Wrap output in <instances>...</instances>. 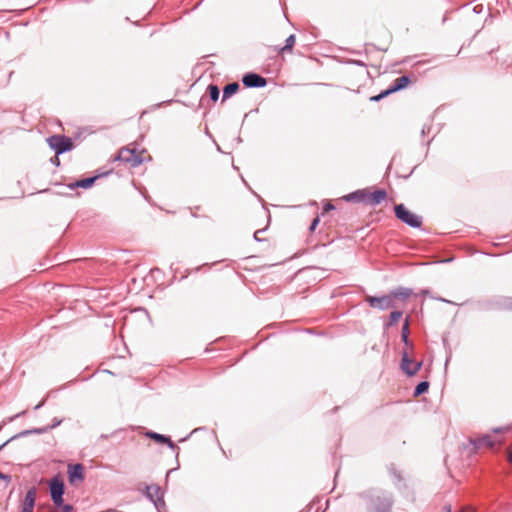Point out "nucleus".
Wrapping results in <instances>:
<instances>
[{"mask_svg": "<svg viewBox=\"0 0 512 512\" xmlns=\"http://www.w3.org/2000/svg\"><path fill=\"white\" fill-rule=\"evenodd\" d=\"M37 490L31 488L27 491L25 499L22 503L21 512H33L36 501Z\"/></svg>", "mask_w": 512, "mask_h": 512, "instance_id": "9b49d317", "label": "nucleus"}, {"mask_svg": "<svg viewBox=\"0 0 512 512\" xmlns=\"http://www.w3.org/2000/svg\"><path fill=\"white\" fill-rule=\"evenodd\" d=\"M97 178H98L97 176L85 178V179L76 181L73 184H70L69 187L72 188V189H74L76 187L87 189V188L91 187L94 184V182L96 181Z\"/></svg>", "mask_w": 512, "mask_h": 512, "instance_id": "2eb2a0df", "label": "nucleus"}, {"mask_svg": "<svg viewBox=\"0 0 512 512\" xmlns=\"http://www.w3.org/2000/svg\"><path fill=\"white\" fill-rule=\"evenodd\" d=\"M507 451H508V459L510 462H512V445L510 447H508Z\"/></svg>", "mask_w": 512, "mask_h": 512, "instance_id": "bb28decb", "label": "nucleus"}, {"mask_svg": "<svg viewBox=\"0 0 512 512\" xmlns=\"http://www.w3.org/2000/svg\"><path fill=\"white\" fill-rule=\"evenodd\" d=\"M365 204L375 206L387 199V192L384 189L366 188Z\"/></svg>", "mask_w": 512, "mask_h": 512, "instance_id": "6e6552de", "label": "nucleus"}, {"mask_svg": "<svg viewBox=\"0 0 512 512\" xmlns=\"http://www.w3.org/2000/svg\"><path fill=\"white\" fill-rule=\"evenodd\" d=\"M410 84V79L409 77L407 76H401V77H398L393 85L386 89L385 91L381 92L380 94L376 95V96H372L370 98L371 101H380L381 99H383L384 97L394 93V92H397L399 90H402L404 88H406L408 85Z\"/></svg>", "mask_w": 512, "mask_h": 512, "instance_id": "423d86ee", "label": "nucleus"}, {"mask_svg": "<svg viewBox=\"0 0 512 512\" xmlns=\"http://www.w3.org/2000/svg\"><path fill=\"white\" fill-rule=\"evenodd\" d=\"M395 216L403 223L413 227L419 228L422 224V218L417 214L407 209L403 204H397L394 207Z\"/></svg>", "mask_w": 512, "mask_h": 512, "instance_id": "f03ea898", "label": "nucleus"}, {"mask_svg": "<svg viewBox=\"0 0 512 512\" xmlns=\"http://www.w3.org/2000/svg\"><path fill=\"white\" fill-rule=\"evenodd\" d=\"M401 316H402V312H400V311H393L390 314V322H389V324L390 325L396 324L400 320Z\"/></svg>", "mask_w": 512, "mask_h": 512, "instance_id": "5701e85b", "label": "nucleus"}, {"mask_svg": "<svg viewBox=\"0 0 512 512\" xmlns=\"http://www.w3.org/2000/svg\"><path fill=\"white\" fill-rule=\"evenodd\" d=\"M242 81L246 87H263L267 83L265 78L254 73L246 74Z\"/></svg>", "mask_w": 512, "mask_h": 512, "instance_id": "9d476101", "label": "nucleus"}, {"mask_svg": "<svg viewBox=\"0 0 512 512\" xmlns=\"http://www.w3.org/2000/svg\"><path fill=\"white\" fill-rule=\"evenodd\" d=\"M68 481L71 485H78L84 481L85 469L82 464H69L67 467Z\"/></svg>", "mask_w": 512, "mask_h": 512, "instance_id": "0eeeda50", "label": "nucleus"}, {"mask_svg": "<svg viewBox=\"0 0 512 512\" xmlns=\"http://www.w3.org/2000/svg\"><path fill=\"white\" fill-rule=\"evenodd\" d=\"M72 511H73V507L69 504H64V502H63L61 506H56V509L52 512H72Z\"/></svg>", "mask_w": 512, "mask_h": 512, "instance_id": "b1692460", "label": "nucleus"}, {"mask_svg": "<svg viewBox=\"0 0 512 512\" xmlns=\"http://www.w3.org/2000/svg\"><path fill=\"white\" fill-rule=\"evenodd\" d=\"M408 334H409V322L408 319L405 320V323L402 328V339L405 344H408Z\"/></svg>", "mask_w": 512, "mask_h": 512, "instance_id": "4be33fe9", "label": "nucleus"}, {"mask_svg": "<svg viewBox=\"0 0 512 512\" xmlns=\"http://www.w3.org/2000/svg\"><path fill=\"white\" fill-rule=\"evenodd\" d=\"M366 188L357 190L353 193H350L344 196L346 201H354V202H363L365 203Z\"/></svg>", "mask_w": 512, "mask_h": 512, "instance_id": "4468645a", "label": "nucleus"}, {"mask_svg": "<svg viewBox=\"0 0 512 512\" xmlns=\"http://www.w3.org/2000/svg\"><path fill=\"white\" fill-rule=\"evenodd\" d=\"M239 89V84L234 82L225 86L223 90V100L235 94Z\"/></svg>", "mask_w": 512, "mask_h": 512, "instance_id": "a211bd4d", "label": "nucleus"}, {"mask_svg": "<svg viewBox=\"0 0 512 512\" xmlns=\"http://www.w3.org/2000/svg\"><path fill=\"white\" fill-rule=\"evenodd\" d=\"M0 478H2V479H6V478H8V477H7V476H5V475H3L2 473H0Z\"/></svg>", "mask_w": 512, "mask_h": 512, "instance_id": "c85d7f7f", "label": "nucleus"}, {"mask_svg": "<svg viewBox=\"0 0 512 512\" xmlns=\"http://www.w3.org/2000/svg\"><path fill=\"white\" fill-rule=\"evenodd\" d=\"M149 438L155 440L156 442H159V443H166L168 444L170 447H173V442L171 441L170 438L162 435V434H158V433H155V432H148L146 434Z\"/></svg>", "mask_w": 512, "mask_h": 512, "instance_id": "dca6fc26", "label": "nucleus"}, {"mask_svg": "<svg viewBox=\"0 0 512 512\" xmlns=\"http://www.w3.org/2000/svg\"><path fill=\"white\" fill-rule=\"evenodd\" d=\"M500 444L501 441L500 440H496L494 439L491 435L489 434H486V435H483L479 438H477L475 441H474V444L477 446V447H488V448H492L495 444Z\"/></svg>", "mask_w": 512, "mask_h": 512, "instance_id": "ddd939ff", "label": "nucleus"}, {"mask_svg": "<svg viewBox=\"0 0 512 512\" xmlns=\"http://www.w3.org/2000/svg\"><path fill=\"white\" fill-rule=\"evenodd\" d=\"M294 44H295V35L292 34L287 37L285 46L280 47L279 49H277V51L281 54H284L286 52H291Z\"/></svg>", "mask_w": 512, "mask_h": 512, "instance_id": "f3484780", "label": "nucleus"}, {"mask_svg": "<svg viewBox=\"0 0 512 512\" xmlns=\"http://www.w3.org/2000/svg\"><path fill=\"white\" fill-rule=\"evenodd\" d=\"M334 209V206L331 204V203H327L325 206H324V211L325 212H328L330 210H333Z\"/></svg>", "mask_w": 512, "mask_h": 512, "instance_id": "393cba45", "label": "nucleus"}, {"mask_svg": "<svg viewBox=\"0 0 512 512\" xmlns=\"http://www.w3.org/2000/svg\"><path fill=\"white\" fill-rule=\"evenodd\" d=\"M208 91H209V95H210L211 99L213 101H217L219 98V95H220L219 88L216 85H209Z\"/></svg>", "mask_w": 512, "mask_h": 512, "instance_id": "412c9836", "label": "nucleus"}, {"mask_svg": "<svg viewBox=\"0 0 512 512\" xmlns=\"http://www.w3.org/2000/svg\"><path fill=\"white\" fill-rule=\"evenodd\" d=\"M117 159L132 167H137L150 160L151 157L145 149H138L136 146L130 145L119 151Z\"/></svg>", "mask_w": 512, "mask_h": 512, "instance_id": "f257e3e1", "label": "nucleus"}, {"mask_svg": "<svg viewBox=\"0 0 512 512\" xmlns=\"http://www.w3.org/2000/svg\"><path fill=\"white\" fill-rule=\"evenodd\" d=\"M409 295H410L409 292H403V293H393L391 295H385L382 297L367 296L366 301L373 308H379L381 310H386V309L394 306L393 305L394 297H397V296L408 297Z\"/></svg>", "mask_w": 512, "mask_h": 512, "instance_id": "7ed1b4c3", "label": "nucleus"}, {"mask_svg": "<svg viewBox=\"0 0 512 512\" xmlns=\"http://www.w3.org/2000/svg\"><path fill=\"white\" fill-rule=\"evenodd\" d=\"M421 366L422 362L412 360L407 351L403 352L401 368L408 376L415 375L420 370Z\"/></svg>", "mask_w": 512, "mask_h": 512, "instance_id": "1a4fd4ad", "label": "nucleus"}, {"mask_svg": "<svg viewBox=\"0 0 512 512\" xmlns=\"http://www.w3.org/2000/svg\"><path fill=\"white\" fill-rule=\"evenodd\" d=\"M50 495L55 506H61L63 503L64 483L56 476L49 481Z\"/></svg>", "mask_w": 512, "mask_h": 512, "instance_id": "39448f33", "label": "nucleus"}, {"mask_svg": "<svg viewBox=\"0 0 512 512\" xmlns=\"http://www.w3.org/2000/svg\"><path fill=\"white\" fill-rule=\"evenodd\" d=\"M428 388H429V382H427V381L420 382L415 388L414 397H418L421 394L425 393L428 390Z\"/></svg>", "mask_w": 512, "mask_h": 512, "instance_id": "aec40b11", "label": "nucleus"}, {"mask_svg": "<svg viewBox=\"0 0 512 512\" xmlns=\"http://www.w3.org/2000/svg\"><path fill=\"white\" fill-rule=\"evenodd\" d=\"M388 510L389 504L380 498L372 499L368 507V512H387Z\"/></svg>", "mask_w": 512, "mask_h": 512, "instance_id": "f8f14e48", "label": "nucleus"}, {"mask_svg": "<svg viewBox=\"0 0 512 512\" xmlns=\"http://www.w3.org/2000/svg\"><path fill=\"white\" fill-rule=\"evenodd\" d=\"M147 496L152 500L156 501L160 499V488L157 485H151L147 487Z\"/></svg>", "mask_w": 512, "mask_h": 512, "instance_id": "6ab92c4d", "label": "nucleus"}, {"mask_svg": "<svg viewBox=\"0 0 512 512\" xmlns=\"http://www.w3.org/2000/svg\"><path fill=\"white\" fill-rule=\"evenodd\" d=\"M47 142L57 155L73 148L72 140L63 135H53L47 139Z\"/></svg>", "mask_w": 512, "mask_h": 512, "instance_id": "20e7f679", "label": "nucleus"}, {"mask_svg": "<svg viewBox=\"0 0 512 512\" xmlns=\"http://www.w3.org/2000/svg\"><path fill=\"white\" fill-rule=\"evenodd\" d=\"M318 222H319V219H318V218L314 219V220H313V222H312V224H311L310 229H311V230H314V229H315V227L317 226Z\"/></svg>", "mask_w": 512, "mask_h": 512, "instance_id": "a878e982", "label": "nucleus"}, {"mask_svg": "<svg viewBox=\"0 0 512 512\" xmlns=\"http://www.w3.org/2000/svg\"><path fill=\"white\" fill-rule=\"evenodd\" d=\"M495 433H502L504 431V428H496L493 430Z\"/></svg>", "mask_w": 512, "mask_h": 512, "instance_id": "cd10ccee", "label": "nucleus"}]
</instances>
